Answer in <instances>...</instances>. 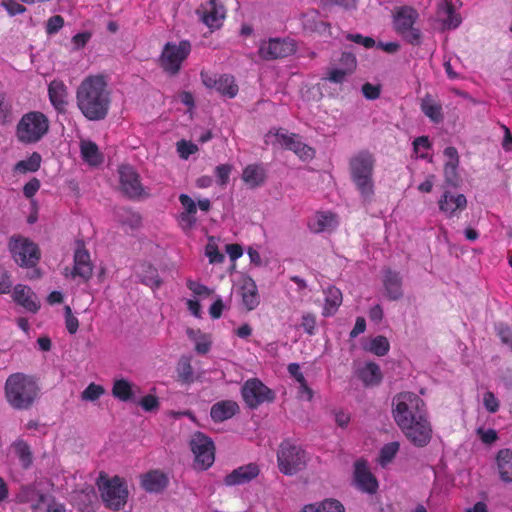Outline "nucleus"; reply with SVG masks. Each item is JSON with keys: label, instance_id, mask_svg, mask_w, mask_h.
Returning <instances> with one entry per match:
<instances>
[{"label": "nucleus", "instance_id": "1", "mask_svg": "<svg viewBox=\"0 0 512 512\" xmlns=\"http://www.w3.org/2000/svg\"><path fill=\"white\" fill-rule=\"evenodd\" d=\"M77 107L90 121L104 120L111 105V92L101 75L86 77L76 91Z\"/></svg>", "mask_w": 512, "mask_h": 512}, {"label": "nucleus", "instance_id": "2", "mask_svg": "<svg viewBox=\"0 0 512 512\" xmlns=\"http://www.w3.org/2000/svg\"><path fill=\"white\" fill-rule=\"evenodd\" d=\"M374 166L375 157L368 150L358 152L349 161L350 179L363 205H369L375 199Z\"/></svg>", "mask_w": 512, "mask_h": 512}, {"label": "nucleus", "instance_id": "3", "mask_svg": "<svg viewBox=\"0 0 512 512\" xmlns=\"http://www.w3.org/2000/svg\"><path fill=\"white\" fill-rule=\"evenodd\" d=\"M40 388L36 381L23 373L10 375L5 382V397L16 410H28L39 396Z\"/></svg>", "mask_w": 512, "mask_h": 512}, {"label": "nucleus", "instance_id": "4", "mask_svg": "<svg viewBox=\"0 0 512 512\" xmlns=\"http://www.w3.org/2000/svg\"><path fill=\"white\" fill-rule=\"evenodd\" d=\"M392 415L397 425L428 418L423 399L409 391L398 393L393 397Z\"/></svg>", "mask_w": 512, "mask_h": 512}, {"label": "nucleus", "instance_id": "5", "mask_svg": "<svg viewBox=\"0 0 512 512\" xmlns=\"http://www.w3.org/2000/svg\"><path fill=\"white\" fill-rule=\"evenodd\" d=\"M309 461L308 454L299 445L284 440L277 451L278 468L281 473L292 476L304 470Z\"/></svg>", "mask_w": 512, "mask_h": 512}, {"label": "nucleus", "instance_id": "6", "mask_svg": "<svg viewBox=\"0 0 512 512\" xmlns=\"http://www.w3.org/2000/svg\"><path fill=\"white\" fill-rule=\"evenodd\" d=\"M48 128L49 121L43 113L29 112L17 124V137L23 143H35L48 132Z\"/></svg>", "mask_w": 512, "mask_h": 512}, {"label": "nucleus", "instance_id": "7", "mask_svg": "<svg viewBox=\"0 0 512 512\" xmlns=\"http://www.w3.org/2000/svg\"><path fill=\"white\" fill-rule=\"evenodd\" d=\"M419 18L416 9L411 6L400 7L393 20L395 31L409 44L419 46L422 43V33L414 24Z\"/></svg>", "mask_w": 512, "mask_h": 512}, {"label": "nucleus", "instance_id": "8", "mask_svg": "<svg viewBox=\"0 0 512 512\" xmlns=\"http://www.w3.org/2000/svg\"><path fill=\"white\" fill-rule=\"evenodd\" d=\"M15 262L22 267H34L40 259V250L34 242L21 236H13L8 243Z\"/></svg>", "mask_w": 512, "mask_h": 512}, {"label": "nucleus", "instance_id": "9", "mask_svg": "<svg viewBox=\"0 0 512 512\" xmlns=\"http://www.w3.org/2000/svg\"><path fill=\"white\" fill-rule=\"evenodd\" d=\"M191 51V45L183 40L178 45L168 42L165 44L160 56V65L168 73L174 75L180 70L182 62Z\"/></svg>", "mask_w": 512, "mask_h": 512}, {"label": "nucleus", "instance_id": "10", "mask_svg": "<svg viewBox=\"0 0 512 512\" xmlns=\"http://www.w3.org/2000/svg\"><path fill=\"white\" fill-rule=\"evenodd\" d=\"M242 397L250 409H256L263 403L273 402L275 393L259 379L247 380L241 389Z\"/></svg>", "mask_w": 512, "mask_h": 512}, {"label": "nucleus", "instance_id": "11", "mask_svg": "<svg viewBox=\"0 0 512 512\" xmlns=\"http://www.w3.org/2000/svg\"><path fill=\"white\" fill-rule=\"evenodd\" d=\"M190 447L195 456V464L199 469L206 470L214 463L215 447L210 437L202 432H196L191 437Z\"/></svg>", "mask_w": 512, "mask_h": 512}, {"label": "nucleus", "instance_id": "12", "mask_svg": "<svg viewBox=\"0 0 512 512\" xmlns=\"http://www.w3.org/2000/svg\"><path fill=\"white\" fill-rule=\"evenodd\" d=\"M297 50L296 43L290 38H270L261 41L258 54L263 60H276L293 55Z\"/></svg>", "mask_w": 512, "mask_h": 512}, {"label": "nucleus", "instance_id": "13", "mask_svg": "<svg viewBox=\"0 0 512 512\" xmlns=\"http://www.w3.org/2000/svg\"><path fill=\"white\" fill-rule=\"evenodd\" d=\"M102 500L106 503L107 507L119 510L127 501L128 491L124 483L119 477H114L106 480L102 485H99Z\"/></svg>", "mask_w": 512, "mask_h": 512}, {"label": "nucleus", "instance_id": "14", "mask_svg": "<svg viewBox=\"0 0 512 512\" xmlns=\"http://www.w3.org/2000/svg\"><path fill=\"white\" fill-rule=\"evenodd\" d=\"M398 426L406 438L416 447H425L432 438V427L428 418Z\"/></svg>", "mask_w": 512, "mask_h": 512}, {"label": "nucleus", "instance_id": "15", "mask_svg": "<svg viewBox=\"0 0 512 512\" xmlns=\"http://www.w3.org/2000/svg\"><path fill=\"white\" fill-rule=\"evenodd\" d=\"M120 187L129 198L148 196L140 182L139 174L131 166H121L119 169Z\"/></svg>", "mask_w": 512, "mask_h": 512}, {"label": "nucleus", "instance_id": "16", "mask_svg": "<svg viewBox=\"0 0 512 512\" xmlns=\"http://www.w3.org/2000/svg\"><path fill=\"white\" fill-rule=\"evenodd\" d=\"M200 20L209 28L217 29L222 25L225 18V7L218 3V0H209L196 10Z\"/></svg>", "mask_w": 512, "mask_h": 512}, {"label": "nucleus", "instance_id": "17", "mask_svg": "<svg viewBox=\"0 0 512 512\" xmlns=\"http://www.w3.org/2000/svg\"><path fill=\"white\" fill-rule=\"evenodd\" d=\"M201 78L207 88L216 90L222 96L234 98L238 93V86L235 83L234 77L231 75L223 74L218 77H213L202 72Z\"/></svg>", "mask_w": 512, "mask_h": 512}, {"label": "nucleus", "instance_id": "18", "mask_svg": "<svg viewBox=\"0 0 512 512\" xmlns=\"http://www.w3.org/2000/svg\"><path fill=\"white\" fill-rule=\"evenodd\" d=\"M260 473L259 466L255 463L240 466L227 474L224 478L226 486H236L249 483Z\"/></svg>", "mask_w": 512, "mask_h": 512}, {"label": "nucleus", "instance_id": "19", "mask_svg": "<svg viewBox=\"0 0 512 512\" xmlns=\"http://www.w3.org/2000/svg\"><path fill=\"white\" fill-rule=\"evenodd\" d=\"M383 286L385 296L392 301L399 300L403 296L402 277L399 272L389 268L383 271Z\"/></svg>", "mask_w": 512, "mask_h": 512}, {"label": "nucleus", "instance_id": "20", "mask_svg": "<svg viewBox=\"0 0 512 512\" xmlns=\"http://www.w3.org/2000/svg\"><path fill=\"white\" fill-rule=\"evenodd\" d=\"M92 271L89 252L85 249L83 243H79L74 253V275L88 281L92 276Z\"/></svg>", "mask_w": 512, "mask_h": 512}, {"label": "nucleus", "instance_id": "21", "mask_svg": "<svg viewBox=\"0 0 512 512\" xmlns=\"http://www.w3.org/2000/svg\"><path fill=\"white\" fill-rule=\"evenodd\" d=\"M12 296L17 304L32 313H36L40 308L36 294L28 286L21 284L16 285Z\"/></svg>", "mask_w": 512, "mask_h": 512}, {"label": "nucleus", "instance_id": "22", "mask_svg": "<svg viewBox=\"0 0 512 512\" xmlns=\"http://www.w3.org/2000/svg\"><path fill=\"white\" fill-rule=\"evenodd\" d=\"M467 206V199L463 194L453 195L445 191L439 200V209L447 216L456 215L457 211H462Z\"/></svg>", "mask_w": 512, "mask_h": 512}, {"label": "nucleus", "instance_id": "23", "mask_svg": "<svg viewBox=\"0 0 512 512\" xmlns=\"http://www.w3.org/2000/svg\"><path fill=\"white\" fill-rule=\"evenodd\" d=\"M267 178L266 169L262 164H250L242 173V180L250 189L262 186Z\"/></svg>", "mask_w": 512, "mask_h": 512}, {"label": "nucleus", "instance_id": "24", "mask_svg": "<svg viewBox=\"0 0 512 512\" xmlns=\"http://www.w3.org/2000/svg\"><path fill=\"white\" fill-rule=\"evenodd\" d=\"M239 412V405L232 400H222L212 405L210 416L214 422H223Z\"/></svg>", "mask_w": 512, "mask_h": 512}, {"label": "nucleus", "instance_id": "25", "mask_svg": "<svg viewBox=\"0 0 512 512\" xmlns=\"http://www.w3.org/2000/svg\"><path fill=\"white\" fill-rule=\"evenodd\" d=\"M453 0H441L438 4L437 14L441 18L443 27L455 29L461 24V16L455 12Z\"/></svg>", "mask_w": 512, "mask_h": 512}, {"label": "nucleus", "instance_id": "26", "mask_svg": "<svg viewBox=\"0 0 512 512\" xmlns=\"http://www.w3.org/2000/svg\"><path fill=\"white\" fill-rule=\"evenodd\" d=\"M168 484L167 475L159 470L150 471L142 478L143 488L150 493H161Z\"/></svg>", "mask_w": 512, "mask_h": 512}, {"label": "nucleus", "instance_id": "27", "mask_svg": "<svg viewBox=\"0 0 512 512\" xmlns=\"http://www.w3.org/2000/svg\"><path fill=\"white\" fill-rule=\"evenodd\" d=\"M355 481L364 492L373 494L377 491L378 483L376 478L367 470L364 464L357 462L355 465Z\"/></svg>", "mask_w": 512, "mask_h": 512}, {"label": "nucleus", "instance_id": "28", "mask_svg": "<svg viewBox=\"0 0 512 512\" xmlns=\"http://www.w3.org/2000/svg\"><path fill=\"white\" fill-rule=\"evenodd\" d=\"M137 392H139V387L126 379L116 380L112 387V395L124 402H137Z\"/></svg>", "mask_w": 512, "mask_h": 512}, {"label": "nucleus", "instance_id": "29", "mask_svg": "<svg viewBox=\"0 0 512 512\" xmlns=\"http://www.w3.org/2000/svg\"><path fill=\"white\" fill-rule=\"evenodd\" d=\"M48 94L54 108L62 112L67 105V87L61 80H53L48 87Z\"/></svg>", "mask_w": 512, "mask_h": 512}, {"label": "nucleus", "instance_id": "30", "mask_svg": "<svg viewBox=\"0 0 512 512\" xmlns=\"http://www.w3.org/2000/svg\"><path fill=\"white\" fill-rule=\"evenodd\" d=\"M358 377L367 387L378 386L383 378L379 365L374 362H369L360 368L358 370Z\"/></svg>", "mask_w": 512, "mask_h": 512}, {"label": "nucleus", "instance_id": "31", "mask_svg": "<svg viewBox=\"0 0 512 512\" xmlns=\"http://www.w3.org/2000/svg\"><path fill=\"white\" fill-rule=\"evenodd\" d=\"M500 479L505 483L512 482V450L501 449L496 457Z\"/></svg>", "mask_w": 512, "mask_h": 512}, {"label": "nucleus", "instance_id": "32", "mask_svg": "<svg viewBox=\"0 0 512 512\" xmlns=\"http://www.w3.org/2000/svg\"><path fill=\"white\" fill-rule=\"evenodd\" d=\"M325 305L323 308V316L329 317L334 315L342 303V293L335 286H329L325 291Z\"/></svg>", "mask_w": 512, "mask_h": 512}, {"label": "nucleus", "instance_id": "33", "mask_svg": "<svg viewBox=\"0 0 512 512\" xmlns=\"http://www.w3.org/2000/svg\"><path fill=\"white\" fill-rule=\"evenodd\" d=\"M241 291L242 301L247 310L255 309L260 303L255 282L252 279L246 280L241 287Z\"/></svg>", "mask_w": 512, "mask_h": 512}, {"label": "nucleus", "instance_id": "34", "mask_svg": "<svg viewBox=\"0 0 512 512\" xmlns=\"http://www.w3.org/2000/svg\"><path fill=\"white\" fill-rule=\"evenodd\" d=\"M337 221L332 213H319L309 222V228L314 233H321L335 228Z\"/></svg>", "mask_w": 512, "mask_h": 512}, {"label": "nucleus", "instance_id": "35", "mask_svg": "<svg viewBox=\"0 0 512 512\" xmlns=\"http://www.w3.org/2000/svg\"><path fill=\"white\" fill-rule=\"evenodd\" d=\"M422 112L433 122L439 123L443 119L442 107L436 103L430 94H426L421 99L420 104Z\"/></svg>", "mask_w": 512, "mask_h": 512}, {"label": "nucleus", "instance_id": "36", "mask_svg": "<svg viewBox=\"0 0 512 512\" xmlns=\"http://www.w3.org/2000/svg\"><path fill=\"white\" fill-rule=\"evenodd\" d=\"M14 454L18 457L21 466L27 469L31 466L33 461V454L29 444L23 439H17L12 443Z\"/></svg>", "mask_w": 512, "mask_h": 512}, {"label": "nucleus", "instance_id": "37", "mask_svg": "<svg viewBox=\"0 0 512 512\" xmlns=\"http://www.w3.org/2000/svg\"><path fill=\"white\" fill-rule=\"evenodd\" d=\"M300 512H345V508L338 500L326 499L318 504L305 505Z\"/></svg>", "mask_w": 512, "mask_h": 512}, {"label": "nucleus", "instance_id": "38", "mask_svg": "<svg viewBox=\"0 0 512 512\" xmlns=\"http://www.w3.org/2000/svg\"><path fill=\"white\" fill-rule=\"evenodd\" d=\"M81 155L82 158L90 165H98L102 161V156L99 152L98 146L89 140L81 141Z\"/></svg>", "mask_w": 512, "mask_h": 512}, {"label": "nucleus", "instance_id": "39", "mask_svg": "<svg viewBox=\"0 0 512 512\" xmlns=\"http://www.w3.org/2000/svg\"><path fill=\"white\" fill-rule=\"evenodd\" d=\"M139 277L143 284L152 288H158L162 284L157 269L150 264L142 265V272L139 273Z\"/></svg>", "mask_w": 512, "mask_h": 512}, {"label": "nucleus", "instance_id": "40", "mask_svg": "<svg viewBox=\"0 0 512 512\" xmlns=\"http://www.w3.org/2000/svg\"><path fill=\"white\" fill-rule=\"evenodd\" d=\"M41 156L34 152L28 159L16 163L14 170L20 173L35 172L40 168Z\"/></svg>", "mask_w": 512, "mask_h": 512}, {"label": "nucleus", "instance_id": "41", "mask_svg": "<svg viewBox=\"0 0 512 512\" xmlns=\"http://www.w3.org/2000/svg\"><path fill=\"white\" fill-rule=\"evenodd\" d=\"M42 496L35 487L22 486L16 495V501L18 503H35L37 499Z\"/></svg>", "mask_w": 512, "mask_h": 512}, {"label": "nucleus", "instance_id": "42", "mask_svg": "<svg viewBox=\"0 0 512 512\" xmlns=\"http://www.w3.org/2000/svg\"><path fill=\"white\" fill-rule=\"evenodd\" d=\"M179 379L184 383H191L193 381V368L190 359L182 357L176 368Z\"/></svg>", "mask_w": 512, "mask_h": 512}, {"label": "nucleus", "instance_id": "43", "mask_svg": "<svg viewBox=\"0 0 512 512\" xmlns=\"http://www.w3.org/2000/svg\"><path fill=\"white\" fill-rule=\"evenodd\" d=\"M118 220L131 228L138 227L141 223V216L131 210L121 208L117 211Z\"/></svg>", "mask_w": 512, "mask_h": 512}, {"label": "nucleus", "instance_id": "44", "mask_svg": "<svg viewBox=\"0 0 512 512\" xmlns=\"http://www.w3.org/2000/svg\"><path fill=\"white\" fill-rule=\"evenodd\" d=\"M390 344L386 337L384 336H377L373 338L370 342L369 347L367 350H369L371 353L377 355V356H384L389 352Z\"/></svg>", "mask_w": 512, "mask_h": 512}, {"label": "nucleus", "instance_id": "45", "mask_svg": "<svg viewBox=\"0 0 512 512\" xmlns=\"http://www.w3.org/2000/svg\"><path fill=\"white\" fill-rule=\"evenodd\" d=\"M400 445L398 442H390L385 444L380 450V463L382 466L391 462L399 451Z\"/></svg>", "mask_w": 512, "mask_h": 512}, {"label": "nucleus", "instance_id": "46", "mask_svg": "<svg viewBox=\"0 0 512 512\" xmlns=\"http://www.w3.org/2000/svg\"><path fill=\"white\" fill-rule=\"evenodd\" d=\"M352 75L343 68H329L326 76L323 78L331 83L342 84L346 81L347 77Z\"/></svg>", "mask_w": 512, "mask_h": 512}, {"label": "nucleus", "instance_id": "47", "mask_svg": "<svg viewBox=\"0 0 512 512\" xmlns=\"http://www.w3.org/2000/svg\"><path fill=\"white\" fill-rule=\"evenodd\" d=\"M104 392L105 390L101 385L90 383L81 393V398L85 401H96L104 394Z\"/></svg>", "mask_w": 512, "mask_h": 512}, {"label": "nucleus", "instance_id": "48", "mask_svg": "<svg viewBox=\"0 0 512 512\" xmlns=\"http://www.w3.org/2000/svg\"><path fill=\"white\" fill-rule=\"evenodd\" d=\"M293 151L295 154H297L301 159L307 160L311 159L314 155V151L311 147L304 144L300 137L298 136L297 139L294 141L293 145L289 149Z\"/></svg>", "mask_w": 512, "mask_h": 512}, {"label": "nucleus", "instance_id": "49", "mask_svg": "<svg viewBox=\"0 0 512 512\" xmlns=\"http://www.w3.org/2000/svg\"><path fill=\"white\" fill-rule=\"evenodd\" d=\"M458 164L446 163L444 167L445 182L448 186L457 187L460 179L457 174Z\"/></svg>", "mask_w": 512, "mask_h": 512}, {"label": "nucleus", "instance_id": "50", "mask_svg": "<svg viewBox=\"0 0 512 512\" xmlns=\"http://www.w3.org/2000/svg\"><path fill=\"white\" fill-rule=\"evenodd\" d=\"M340 68L345 69L347 72L353 74L357 67L356 56L351 52H343L339 59Z\"/></svg>", "mask_w": 512, "mask_h": 512}, {"label": "nucleus", "instance_id": "51", "mask_svg": "<svg viewBox=\"0 0 512 512\" xmlns=\"http://www.w3.org/2000/svg\"><path fill=\"white\" fill-rule=\"evenodd\" d=\"M232 171V165L230 164H221L216 166L215 168V176L217 179V184L220 186H225L229 181V176Z\"/></svg>", "mask_w": 512, "mask_h": 512}, {"label": "nucleus", "instance_id": "52", "mask_svg": "<svg viewBox=\"0 0 512 512\" xmlns=\"http://www.w3.org/2000/svg\"><path fill=\"white\" fill-rule=\"evenodd\" d=\"M65 326L70 334H75L79 328V321L72 313L70 306L64 307Z\"/></svg>", "mask_w": 512, "mask_h": 512}, {"label": "nucleus", "instance_id": "53", "mask_svg": "<svg viewBox=\"0 0 512 512\" xmlns=\"http://www.w3.org/2000/svg\"><path fill=\"white\" fill-rule=\"evenodd\" d=\"M497 335L503 344L508 345L512 349V329L507 324L499 323L496 325Z\"/></svg>", "mask_w": 512, "mask_h": 512}, {"label": "nucleus", "instance_id": "54", "mask_svg": "<svg viewBox=\"0 0 512 512\" xmlns=\"http://www.w3.org/2000/svg\"><path fill=\"white\" fill-rule=\"evenodd\" d=\"M198 150L197 145L181 140L177 143V151L179 156L183 159H187L190 155L194 154Z\"/></svg>", "mask_w": 512, "mask_h": 512}, {"label": "nucleus", "instance_id": "55", "mask_svg": "<svg viewBox=\"0 0 512 512\" xmlns=\"http://www.w3.org/2000/svg\"><path fill=\"white\" fill-rule=\"evenodd\" d=\"M1 5L12 17L18 14H23L26 11V7L15 0H3Z\"/></svg>", "mask_w": 512, "mask_h": 512}, {"label": "nucleus", "instance_id": "56", "mask_svg": "<svg viewBox=\"0 0 512 512\" xmlns=\"http://www.w3.org/2000/svg\"><path fill=\"white\" fill-rule=\"evenodd\" d=\"M346 39L349 41H352L356 44L363 45L365 48H372L376 45V42L372 37L363 36L358 33H356V34L348 33L346 35Z\"/></svg>", "mask_w": 512, "mask_h": 512}, {"label": "nucleus", "instance_id": "57", "mask_svg": "<svg viewBox=\"0 0 512 512\" xmlns=\"http://www.w3.org/2000/svg\"><path fill=\"white\" fill-rule=\"evenodd\" d=\"M136 403H138L146 412H153L159 408L158 398L154 395H146Z\"/></svg>", "mask_w": 512, "mask_h": 512}, {"label": "nucleus", "instance_id": "58", "mask_svg": "<svg viewBox=\"0 0 512 512\" xmlns=\"http://www.w3.org/2000/svg\"><path fill=\"white\" fill-rule=\"evenodd\" d=\"M64 25V19L60 15L52 16L48 19L46 32L49 35L57 33Z\"/></svg>", "mask_w": 512, "mask_h": 512}, {"label": "nucleus", "instance_id": "59", "mask_svg": "<svg viewBox=\"0 0 512 512\" xmlns=\"http://www.w3.org/2000/svg\"><path fill=\"white\" fill-rule=\"evenodd\" d=\"M483 403L487 411L490 413L497 412L499 408V402L495 397L494 393L488 391L483 396Z\"/></svg>", "mask_w": 512, "mask_h": 512}, {"label": "nucleus", "instance_id": "60", "mask_svg": "<svg viewBox=\"0 0 512 512\" xmlns=\"http://www.w3.org/2000/svg\"><path fill=\"white\" fill-rule=\"evenodd\" d=\"M315 325H316V318L313 314L306 313L302 316L301 327L307 334H309V335L314 334Z\"/></svg>", "mask_w": 512, "mask_h": 512}, {"label": "nucleus", "instance_id": "61", "mask_svg": "<svg viewBox=\"0 0 512 512\" xmlns=\"http://www.w3.org/2000/svg\"><path fill=\"white\" fill-rule=\"evenodd\" d=\"M362 93L366 99L375 100L380 96V87L367 82L362 86Z\"/></svg>", "mask_w": 512, "mask_h": 512}, {"label": "nucleus", "instance_id": "62", "mask_svg": "<svg viewBox=\"0 0 512 512\" xmlns=\"http://www.w3.org/2000/svg\"><path fill=\"white\" fill-rule=\"evenodd\" d=\"M50 497V495L42 494V496L32 504L33 512H49Z\"/></svg>", "mask_w": 512, "mask_h": 512}, {"label": "nucleus", "instance_id": "63", "mask_svg": "<svg viewBox=\"0 0 512 512\" xmlns=\"http://www.w3.org/2000/svg\"><path fill=\"white\" fill-rule=\"evenodd\" d=\"M477 434L479 435L480 439L485 444H492L498 439V435L496 430L494 429H483L479 428L477 430Z\"/></svg>", "mask_w": 512, "mask_h": 512}, {"label": "nucleus", "instance_id": "64", "mask_svg": "<svg viewBox=\"0 0 512 512\" xmlns=\"http://www.w3.org/2000/svg\"><path fill=\"white\" fill-rule=\"evenodd\" d=\"M40 188V181L37 178H32L23 187V194L26 198H32Z\"/></svg>", "mask_w": 512, "mask_h": 512}]
</instances>
